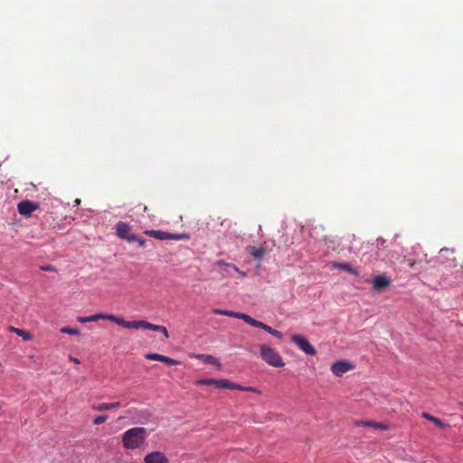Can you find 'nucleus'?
Segmentation results:
<instances>
[{"label":"nucleus","mask_w":463,"mask_h":463,"mask_svg":"<svg viewBox=\"0 0 463 463\" xmlns=\"http://www.w3.org/2000/svg\"><path fill=\"white\" fill-rule=\"evenodd\" d=\"M70 359L75 364H80V360L78 358L71 357Z\"/></svg>","instance_id":"473e14b6"},{"label":"nucleus","mask_w":463,"mask_h":463,"mask_svg":"<svg viewBox=\"0 0 463 463\" xmlns=\"http://www.w3.org/2000/svg\"><path fill=\"white\" fill-rule=\"evenodd\" d=\"M137 240H134V242H137L140 247L146 246V240L141 238L140 236L136 234Z\"/></svg>","instance_id":"c756f323"},{"label":"nucleus","mask_w":463,"mask_h":463,"mask_svg":"<svg viewBox=\"0 0 463 463\" xmlns=\"http://www.w3.org/2000/svg\"><path fill=\"white\" fill-rule=\"evenodd\" d=\"M39 208V204L35 202L24 200L18 203L17 209L21 215L29 216L33 212Z\"/></svg>","instance_id":"1a4fd4ad"},{"label":"nucleus","mask_w":463,"mask_h":463,"mask_svg":"<svg viewBox=\"0 0 463 463\" xmlns=\"http://www.w3.org/2000/svg\"><path fill=\"white\" fill-rule=\"evenodd\" d=\"M291 341L305 354L309 355H315L317 354L315 347L305 336L293 335H291Z\"/></svg>","instance_id":"39448f33"},{"label":"nucleus","mask_w":463,"mask_h":463,"mask_svg":"<svg viewBox=\"0 0 463 463\" xmlns=\"http://www.w3.org/2000/svg\"><path fill=\"white\" fill-rule=\"evenodd\" d=\"M126 328H128V329L142 328V329L161 332V334H163L165 338L169 337V334H168V331L165 326L154 325L146 320L127 321Z\"/></svg>","instance_id":"7ed1b4c3"},{"label":"nucleus","mask_w":463,"mask_h":463,"mask_svg":"<svg viewBox=\"0 0 463 463\" xmlns=\"http://www.w3.org/2000/svg\"><path fill=\"white\" fill-rule=\"evenodd\" d=\"M119 406H120V402H110V403L103 402V403H99L97 405H93L92 409L97 411H104L118 408Z\"/></svg>","instance_id":"f3484780"},{"label":"nucleus","mask_w":463,"mask_h":463,"mask_svg":"<svg viewBox=\"0 0 463 463\" xmlns=\"http://www.w3.org/2000/svg\"><path fill=\"white\" fill-rule=\"evenodd\" d=\"M184 238H186L185 234L167 232V240L179 241V240H182Z\"/></svg>","instance_id":"a878e982"},{"label":"nucleus","mask_w":463,"mask_h":463,"mask_svg":"<svg viewBox=\"0 0 463 463\" xmlns=\"http://www.w3.org/2000/svg\"><path fill=\"white\" fill-rule=\"evenodd\" d=\"M75 202H76V203H80V199H77Z\"/></svg>","instance_id":"f704fd0d"},{"label":"nucleus","mask_w":463,"mask_h":463,"mask_svg":"<svg viewBox=\"0 0 463 463\" xmlns=\"http://www.w3.org/2000/svg\"><path fill=\"white\" fill-rule=\"evenodd\" d=\"M144 463H170V460L163 451L154 450L144 457Z\"/></svg>","instance_id":"0eeeda50"},{"label":"nucleus","mask_w":463,"mask_h":463,"mask_svg":"<svg viewBox=\"0 0 463 463\" xmlns=\"http://www.w3.org/2000/svg\"><path fill=\"white\" fill-rule=\"evenodd\" d=\"M270 335L275 336V337H277V338H279V339L282 338V336H283V334L280 331H278L276 329H273V331L271 332Z\"/></svg>","instance_id":"7c9ffc66"},{"label":"nucleus","mask_w":463,"mask_h":463,"mask_svg":"<svg viewBox=\"0 0 463 463\" xmlns=\"http://www.w3.org/2000/svg\"><path fill=\"white\" fill-rule=\"evenodd\" d=\"M236 390H240V391H242V392H259L258 390L255 387H251V386L244 387V386L240 385L238 383H237Z\"/></svg>","instance_id":"cd10ccee"},{"label":"nucleus","mask_w":463,"mask_h":463,"mask_svg":"<svg viewBox=\"0 0 463 463\" xmlns=\"http://www.w3.org/2000/svg\"><path fill=\"white\" fill-rule=\"evenodd\" d=\"M215 379L213 378H206V379H200L196 381V384L198 385H214Z\"/></svg>","instance_id":"b1692460"},{"label":"nucleus","mask_w":463,"mask_h":463,"mask_svg":"<svg viewBox=\"0 0 463 463\" xmlns=\"http://www.w3.org/2000/svg\"><path fill=\"white\" fill-rule=\"evenodd\" d=\"M100 319L112 321V322L118 324V326L126 328L127 321L125 319H123L122 317H117L115 315H106L103 313H99V314H95V315H92L90 317H78V321L80 323L96 322Z\"/></svg>","instance_id":"20e7f679"},{"label":"nucleus","mask_w":463,"mask_h":463,"mask_svg":"<svg viewBox=\"0 0 463 463\" xmlns=\"http://www.w3.org/2000/svg\"><path fill=\"white\" fill-rule=\"evenodd\" d=\"M145 233L152 238L160 240V241H166L167 240V232L163 231H156V230H147L145 232Z\"/></svg>","instance_id":"6ab92c4d"},{"label":"nucleus","mask_w":463,"mask_h":463,"mask_svg":"<svg viewBox=\"0 0 463 463\" xmlns=\"http://www.w3.org/2000/svg\"><path fill=\"white\" fill-rule=\"evenodd\" d=\"M8 330L10 332L15 333L17 335L21 336L24 341H31L33 339V335L29 331L16 328L13 326H9Z\"/></svg>","instance_id":"a211bd4d"},{"label":"nucleus","mask_w":463,"mask_h":463,"mask_svg":"<svg viewBox=\"0 0 463 463\" xmlns=\"http://www.w3.org/2000/svg\"><path fill=\"white\" fill-rule=\"evenodd\" d=\"M408 265H409L410 268H413L414 265H415V262L411 261V260H408Z\"/></svg>","instance_id":"72a5a7b5"},{"label":"nucleus","mask_w":463,"mask_h":463,"mask_svg":"<svg viewBox=\"0 0 463 463\" xmlns=\"http://www.w3.org/2000/svg\"><path fill=\"white\" fill-rule=\"evenodd\" d=\"M244 322H246L247 324H249V325H250V326H252L254 327H258V328L263 329L266 332H268L269 334H271V332L273 331V328L271 326L264 324L261 321H259V320H256V319L252 318L249 315L246 316V319H245Z\"/></svg>","instance_id":"f8f14e48"},{"label":"nucleus","mask_w":463,"mask_h":463,"mask_svg":"<svg viewBox=\"0 0 463 463\" xmlns=\"http://www.w3.org/2000/svg\"><path fill=\"white\" fill-rule=\"evenodd\" d=\"M214 386H216L219 389L236 390L237 383H231L226 379H215Z\"/></svg>","instance_id":"dca6fc26"},{"label":"nucleus","mask_w":463,"mask_h":463,"mask_svg":"<svg viewBox=\"0 0 463 463\" xmlns=\"http://www.w3.org/2000/svg\"><path fill=\"white\" fill-rule=\"evenodd\" d=\"M116 232L120 239L128 242H134V240H137L136 234L131 233V226L127 222H118L116 224Z\"/></svg>","instance_id":"423d86ee"},{"label":"nucleus","mask_w":463,"mask_h":463,"mask_svg":"<svg viewBox=\"0 0 463 463\" xmlns=\"http://www.w3.org/2000/svg\"><path fill=\"white\" fill-rule=\"evenodd\" d=\"M61 333L71 335H79L80 330L78 328H72L69 326H64L61 329Z\"/></svg>","instance_id":"4be33fe9"},{"label":"nucleus","mask_w":463,"mask_h":463,"mask_svg":"<svg viewBox=\"0 0 463 463\" xmlns=\"http://www.w3.org/2000/svg\"><path fill=\"white\" fill-rule=\"evenodd\" d=\"M216 265L219 267H226L233 269L236 272H239V269L232 263H227L224 260H221L216 262Z\"/></svg>","instance_id":"5701e85b"},{"label":"nucleus","mask_w":463,"mask_h":463,"mask_svg":"<svg viewBox=\"0 0 463 463\" xmlns=\"http://www.w3.org/2000/svg\"><path fill=\"white\" fill-rule=\"evenodd\" d=\"M332 266L335 269H342L354 276H359V271L347 262H333Z\"/></svg>","instance_id":"ddd939ff"},{"label":"nucleus","mask_w":463,"mask_h":463,"mask_svg":"<svg viewBox=\"0 0 463 463\" xmlns=\"http://www.w3.org/2000/svg\"><path fill=\"white\" fill-rule=\"evenodd\" d=\"M108 417L106 415H99V416H96L93 420V424L94 425H99V424H102L103 422H105L107 420Z\"/></svg>","instance_id":"c85d7f7f"},{"label":"nucleus","mask_w":463,"mask_h":463,"mask_svg":"<svg viewBox=\"0 0 463 463\" xmlns=\"http://www.w3.org/2000/svg\"><path fill=\"white\" fill-rule=\"evenodd\" d=\"M459 406L463 408V402H459Z\"/></svg>","instance_id":"c9c22d12"},{"label":"nucleus","mask_w":463,"mask_h":463,"mask_svg":"<svg viewBox=\"0 0 463 463\" xmlns=\"http://www.w3.org/2000/svg\"><path fill=\"white\" fill-rule=\"evenodd\" d=\"M260 354L263 361L274 367H283L285 363L279 352L267 345H260Z\"/></svg>","instance_id":"f03ea898"},{"label":"nucleus","mask_w":463,"mask_h":463,"mask_svg":"<svg viewBox=\"0 0 463 463\" xmlns=\"http://www.w3.org/2000/svg\"><path fill=\"white\" fill-rule=\"evenodd\" d=\"M193 357H195V358L201 360L204 364H213L217 367H221V364L218 361V359L215 358L212 354H194Z\"/></svg>","instance_id":"2eb2a0df"},{"label":"nucleus","mask_w":463,"mask_h":463,"mask_svg":"<svg viewBox=\"0 0 463 463\" xmlns=\"http://www.w3.org/2000/svg\"><path fill=\"white\" fill-rule=\"evenodd\" d=\"M42 269L43 270H45V271H52L54 270V268L51 265H48V266H45V267H42Z\"/></svg>","instance_id":"2f4dec72"},{"label":"nucleus","mask_w":463,"mask_h":463,"mask_svg":"<svg viewBox=\"0 0 463 463\" xmlns=\"http://www.w3.org/2000/svg\"><path fill=\"white\" fill-rule=\"evenodd\" d=\"M392 281L384 275L376 276L373 280V289L377 292H382L386 289Z\"/></svg>","instance_id":"9d476101"},{"label":"nucleus","mask_w":463,"mask_h":463,"mask_svg":"<svg viewBox=\"0 0 463 463\" xmlns=\"http://www.w3.org/2000/svg\"><path fill=\"white\" fill-rule=\"evenodd\" d=\"M162 362L168 364V365H176L180 364V361L170 358L168 356L164 355L162 358Z\"/></svg>","instance_id":"bb28decb"},{"label":"nucleus","mask_w":463,"mask_h":463,"mask_svg":"<svg viewBox=\"0 0 463 463\" xmlns=\"http://www.w3.org/2000/svg\"><path fill=\"white\" fill-rule=\"evenodd\" d=\"M354 425L357 427H371L382 430H389V426L387 424L374 420H357L354 422Z\"/></svg>","instance_id":"9b49d317"},{"label":"nucleus","mask_w":463,"mask_h":463,"mask_svg":"<svg viewBox=\"0 0 463 463\" xmlns=\"http://www.w3.org/2000/svg\"><path fill=\"white\" fill-rule=\"evenodd\" d=\"M213 313L216 314V315L227 316V317H231L242 319L243 321H245L246 316H247V314H244V313L223 310V309H219V308L213 309Z\"/></svg>","instance_id":"4468645a"},{"label":"nucleus","mask_w":463,"mask_h":463,"mask_svg":"<svg viewBox=\"0 0 463 463\" xmlns=\"http://www.w3.org/2000/svg\"><path fill=\"white\" fill-rule=\"evenodd\" d=\"M248 250H249V253L255 259V260H262L264 254H265V250L264 248H256L254 246H250L248 247Z\"/></svg>","instance_id":"aec40b11"},{"label":"nucleus","mask_w":463,"mask_h":463,"mask_svg":"<svg viewBox=\"0 0 463 463\" xmlns=\"http://www.w3.org/2000/svg\"><path fill=\"white\" fill-rule=\"evenodd\" d=\"M146 430L143 427H134L122 434V446L125 449L135 450L140 449L146 439Z\"/></svg>","instance_id":"f257e3e1"},{"label":"nucleus","mask_w":463,"mask_h":463,"mask_svg":"<svg viewBox=\"0 0 463 463\" xmlns=\"http://www.w3.org/2000/svg\"><path fill=\"white\" fill-rule=\"evenodd\" d=\"M354 369V365L346 361H338L331 365L332 373L336 376H342L344 373Z\"/></svg>","instance_id":"6e6552de"},{"label":"nucleus","mask_w":463,"mask_h":463,"mask_svg":"<svg viewBox=\"0 0 463 463\" xmlns=\"http://www.w3.org/2000/svg\"><path fill=\"white\" fill-rule=\"evenodd\" d=\"M163 354L148 353L146 354V358L152 361H159L162 362Z\"/></svg>","instance_id":"393cba45"},{"label":"nucleus","mask_w":463,"mask_h":463,"mask_svg":"<svg viewBox=\"0 0 463 463\" xmlns=\"http://www.w3.org/2000/svg\"><path fill=\"white\" fill-rule=\"evenodd\" d=\"M422 417L432 421L436 426L439 427V428H445L447 427L448 425L446 423H444L441 420H439V418H436L430 414H429L428 412H423L422 413Z\"/></svg>","instance_id":"412c9836"}]
</instances>
